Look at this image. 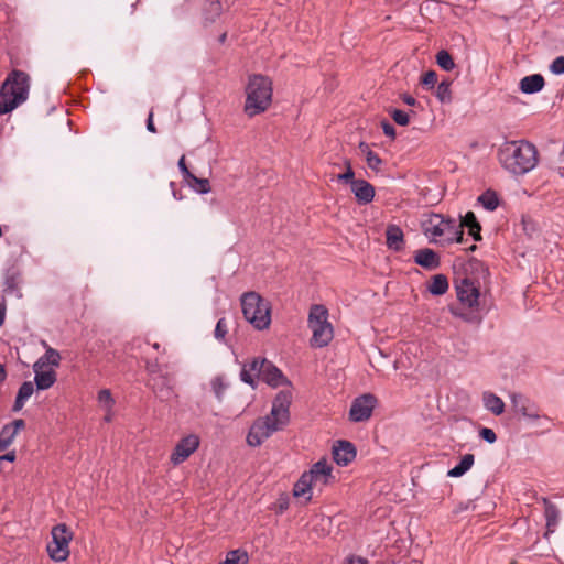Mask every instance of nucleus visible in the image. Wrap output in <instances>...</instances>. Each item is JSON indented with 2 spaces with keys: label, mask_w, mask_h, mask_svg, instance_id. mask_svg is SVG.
<instances>
[{
  "label": "nucleus",
  "mask_w": 564,
  "mask_h": 564,
  "mask_svg": "<svg viewBox=\"0 0 564 564\" xmlns=\"http://www.w3.org/2000/svg\"><path fill=\"white\" fill-rule=\"evenodd\" d=\"M550 69L553 74L561 75L564 73V56L556 57L551 66Z\"/></svg>",
  "instance_id": "nucleus-48"
},
{
  "label": "nucleus",
  "mask_w": 564,
  "mask_h": 564,
  "mask_svg": "<svg viewBox=\"0 0 564 564\" xmlns=\"http://www.w3.org/2000/svg\"><path fill=\"white\" fill-rule=\"evenodd\" d=\"M386 243L389 249L394 251H400L403 249L404 235L399 226L388 225L386 230Z\"/></svg>",
  "instance_id": "nucleus-20"
},
{
  "label": "nucleus",
  "mask_w": 564,
  "mask_h": 564,
  "mask_svg": "<svg viewBox=\"0 0 564 564\" xmlns=\"http://www.w3.org/2000/svg\"><path fill=\"white\" fill-rule=\"evenodd\" d=\"M530 400L527 399L524 395L520 394V393H513L511 394V402H512V406L513 409L519 412V410L525 405Z\"/></svg>",
  "instance_id": "nucleus-45"
},
{
  "label": "nucleus",
  "mask_w": 564,
  "mask_h": 564,
  "mask_svg": "<svg viewBox=\"0 0 564 564\" xmlns=\"http://www.w3.org/2000/svg\"><path fill=\"white\" fill-rule=\"evenodd\" d=\"M61 356L59 352L54 348H47L44 356L39 358L35 364H43V368L57 367L59 365Z\"/></svg>",
  "instance_id": "nucleus-27"
},
{
  "label": "nucleus",
  "mask_w": 564,
  "mask_h": 564,
  "mask_svg": "<svg viewBox=\"0 0 564 564\" xmlns=\"http://www.w3.org/2000/svg\"><path fill=\"white\" fill-rule=\"evenodd\" d=\"M249 556L246 551L242 550H234L228 552L226 560L220 562L219 564H248Z\"/></svg>",
  "instance_id": "nucleus-30"
},
{
  "label": "nucleus",
  "mask_w": 564,
  "mask_h": 564,
  "mask_svg": "<svg viewBox=\"0 0 564 564\" xmlns=\"http://www.w3.org/2000/svg\"><path fill=\"white\" fill-rule=\"evenodd\" d=\"M147 129L152 133L156 132L155 126L153 123V112L152 111L149 113V117L147 120Z\"/></svg>",
  "instance_id": "nucleus-55"
},
{
  "label": "nucleus",
  "mask_w": 564,
  "mask_h": 564,
  "mask_svg": "<svg viewBox=\"0 0 564 564\" xmlns=\"http://www.w3.org/2000/svg\"><path fill=\"white\" fill-rule=\"evenodd\" d=\"M148 384L162 401H169L174 395V377L170 371L149 378Z\"/></svg>",
  "instance_id": "nucleus-12"
},
{
  "label": "nucleus",
  "mask_w": 564,
  "mask_h": 564,
  "mask_svg": "<svg viewBox=\"0 0 564 564\" xmlns=\"http://www.w3.org/2000/svg\"><path fill=\"white\" fill-rule=\"evenodd\" d=\"M345 564H368V560L361 556L350 555L345 560Z\"/></svg>",
  "instance_id": "nucleus-54"
},
{
  "label": "nucleus",
  "mask_w": 564,
  "mask_h": 564,
  "mask_svg": "<svg viewBox=\"0 0 564 564\" xmlns=\"http://www.w3.org/2000/svg\"><path fill=\"white\" fill-rule=\"evenodd\" d=\"M359 150L365 155V159L367 158V153L368 152H372V150L370 149L369 144H367L366 142H360L359 143Z\"/></svg>",
  "instance_id": "nucleus-56"
},
{
  "label": "nucleus",
  "mask_w": 564,
  "mask_h": 564,
  "mask_svg": "<svg viewBox=\"0 0 564 564\" xmlns=\"http://www.w3.org/2000/svg\"><path fill=\"white\" fill-rule=\"evenodd\" d=\"M223 6L219 0H209L204 8L206 20L213 22L221 14Z\"/></svg>",
  "instance_id": "nucleus-28"
},
{
  "label": "nucleus",
  "mask_w": 564,
  "mask_h": 564,
  "mask_svg": "<svg viewBox=\"0 0 564 564\" xmlns=\"http://www.w3.org/2000/svg\"><path fill=\"white\" fill-rule=\"evenodd\" d=\"M14 459H15L14 451H11V452L6 453V454L2 455V460L13 462Z\"/></svg>",
  "instance_id": "nucleus-58"
},
{
  "label": "nucleus",
  "mask_w": 564,
  "mask_h": 564,
  "mask_svg": "<svg viewBox=\"0 0 564 564\" xmlns=\"http://www.w3.org/2000/svg\"><path fill=\"white\" fill-rule=\"evenodd\" d=\"M307 324L312 330V347L323 348L329 345L334 338V328L328 322V310L324 305L315 304L310 308Z\"/></svg>",
  "instance_id": "nucleus-7"
},
{
  "label": "nucleus",
  "mask_w": 564,
  "mask_h": 564,
  "mask_svg": "<svg viewBox=\"0 0 564 564\" xmlns=\"http://www.w3.org/2000/svg\"><path fill=\"white\" fill-rule=\"evenodd\" d=\"M502 167L513 175H523L538 164L536 148L528 141H507L498 151Z\"/></svg>",
  "instance_id": "nucleus-2"
},
{
  "label": "nucleus",
  "mask_w": 564,
  "mask_h": 564,
  "mask_svg": "<svg viewBox=\"0 0 564 564\" xmlns=\"http://www.w3.org/2000/svg\"><path fill=\"white\" fill-rule=\"evenodd\" d=\"M437 82V75L434 70L426 72L421 79L422 85L433 88Z\"/></svg>",
  "instance_id": "nucleus-44"
},
{
  "label": "nucleus",
  "mask_w": 564,
  "mask_h": 564,
  "mask_svg": "<svg viewBox=\"0 0 564 564\" xmlns=\"http://www.w3.org/2000/svg\"><path fill=\"white\" fill-rule=\"evenodd\" d=\"M478 202L487 209L495 210L499 205V199L494 191H486L478 197Z\"/></svg>",
  "instance_id": "nucleus-32"
},
{
  "label": "nucleus",
  "mask_w": 564,
  "mask_h": 564,
  "mask_svg": "<svg viewBox=\"0 0 564 564\" xmlns=\"http://www.w3.org/2000/svg\"><path fill=\"white\" fill-rule=\"evenodd\" d=\"M245 112L254 117L264 112L272 102V82L261 74L250 75L245 88Z\"/></svg>",
  "instance_id": "nucleus-3"
},
{
  "label": "nucleus",
  "mask_w": 564,
  "mask_h": 564,
  "mask_svg": "<svg viewBox=\"0 0 564 564\" xmlns=\"http://www.w3.org/2000/svg\"><path fill=\"white\" fill-rule=\"evenodd\" d=\"M21 282L20 273L14 272L12 274H9L6 279V291L8 293H14L17 299H21L22 294L19 291V284Z\"/></svg>",
  "instance_id": "nucleus-34"
},
{
  "label": "nucleus",
  "mask_w": 564,
  "mask_h": 564,
  "mask_svg": "<svg viewBox=\"0 0 564 564\" xmlns=\"http://www.w3.org/2000/svg\"><path fill=\"white\" fill-rule=\"evenodd\" d=\"M543 501L545 505L544 513L546 518V525L547 528L555 527L558 521L560 511L554 503L550 502L547 499H544Z\"/></svg>",
  "instance_id": "nucleus-31"
},
{
  "label": "nucleus",
  "mask_w": 564,
  "mask_h": 564,
  "mask_svg": "<svg viewBox=\"0 0 564 564\" xmlns=\"http://www.w3.org/2000/svg\"><path fill=\"white\" fill-rule=\"evenodd\" d=\"M34 392V386L31 381H25L21 384L14 404H13V411L18 412L20 411L25 401L33 394Z\"/></svg>",
  "instance_id": "nucleus-24"
},
{
  "label": "nucleus",
  "mask_w": 564,
  "mask_h": 564,
  "mask_svg": "<svg viewBox=\"0 0 564 564\" xmlns=\"http://www.w3.org/2000/svg\"><path fill=\"white\" fill-rule=\"evenodd\" d=\"M98 402L100 403V405H102L105 411H110L115 404V400L111 395L110 390H108V389L100 390L98 392Z\"/></svg>",
  "instance_id": "nucleus-38"
},
{
  "label": "nucleus",
  "mask_w": 564,
  "mask_h": 564,
  "mask_svg": "<svg viewBox=\"0 0 564 564\" xmlns=\"http://www.w3.org/2000/svg\"><path fill=\"white\" fill-rule=\"evenodd\" d=\"M469 235L474 238V240L479 241L481 240V226L480 224H474V226L468 228Z\"/></svg>",
  "instance_id": "nucleus-53"
},
{
  "label": "nucleus",
  "mask_w": 564,
  "mask_h": 564,
  "mask_svg": "<svg viewBox=\"0 0 564 564\" xmlns=\"http://www.w3.org/2000/svg\"><path fill=\"white\" fill-rule=\"evenodd\" d=\"M2 319L4 318V306L2 305V313H1Z\"/></svg>",
  "instance_id": "nucleus-64"
},
{
  "label": "nucleus",
  "mask_w": 564,
  "mask_h": 564,
  "mask_svg": "<svg viewBox=\"0 0 564 564\" xmlns=\"http://www.w3.org/2000/svg\"><path fill=\"white\" fill-rule=\"evenodd\" d=\"M350 188L359 204H369L373 200L376 192L369 182L361 178L356 180Z\"/></svg>",
  "instance_id": "nucleus-17"
},
{
  "label": "nucleus",
  "mask_w": 564,
  "mask_h": 564,
  "mask_svg": "<svg viewBox=\"0 0 564 564\" xmlns=\"http://www.w3.org/2000/svg\"><path fill=\"white\" fill-rule=\"evenodd\" d=\"M112 417L111 410L106 411L105 421L110 422Z\"/></svg>",
  "instance_id": "nucleus-59"
},
{
  "label": "nucleus",
  "mask_w": 564,
  "mask_h": 564,
  "mask_svg": "<svg viewBox=\"0 0 564 564\" xmlns=\"http://www.w3.org/2000/svg\"><path fill=\"white\" fill-rule=\"evenodd\" d=\"M402 100L406 105H409V106H415L416 105V100L412 96L406 95V94L402 96Z\"/></svg>",
  "instance_id": "nucleus-57"
},
{
  "label": "nucleus",
  "mask_w": 564,
  "mask_h": 564,
  "mask_svg": "<svg viewBox=\"0 0 564 564\" xmlns=\"http://www.w3.org/2000/svg\"><path fill=\"white\" fill-rule=\"evenodd\" d=\"M344 165H345L346 170H348V166H351V162H350V160L346 159V160L344 161Z\"/></svg>",
  "instance_id": "nucleus-61"
},
{
  "label": "nucleus",
  "mask_w": 564,
  "mask_h": 564,
  "mask_svg": "<svg viewBox=\"0 0 564 564\" xmlns=\"http://www.w3.org/2000/svg\"><path fill=\"white\" fill-rule=\"evenodd\" d=\"M377 398L373 394L366 393L352 402L349 410V419L352 422H362L370 419L376 406Z\"/></svg>",
  "instance_id": "nucleus-11"
},
{
  "label": "nucleus",
  "mask_w": 564,
  "mask_h": 564,
  "mask_svg": "<svg viewBox=\"0 0 564 564\" xmlns=\"http://www.w3.org/2000/svg\"><path fill=\"white\" fill-rule=\"evenodd\" d=\"M199 443L196 434L181 438L171 454V463L176 466L185 462L198 448Z\"/></svg>",
  "instance_id": "nucleus-13"
},
{
  "label": "nucleus",
  "mask_w": 564,
  "mask_h": 564,
  "mask_svg": "<svg viewBox=\"0 0 564 564\" xmlns=\"http://www.w3.org/2000/svg\"><path fill=\"white\" fill-rule=\"evenodd\" d=\"M145 370L149 377L159 376L161 373L169 372L166 365H161L158 359H149L145 361Z\"/></svg>",
  "instance_id": "nucleus-36"
},
{
  "label": "nucleus",
  "mask_w": 564,
  "mask_h": 564,
  "mask_svg": "<svg viewBox=\"0 0 564 564\" xmlns=\"http://www.w3.org/2000/svg\"><path fill=\"white\" fill-rule=\"evenodd\" d=\"M449 232L453 234H447V236L444 238L442 246L452 245L453 242L460 243L463 241L464 230L462 229V225H457V221L455 219L452 223Z\"/></svg>",
  "instance_id": "nucleus-29"
},
{
  "label": "nucleus",
  "mask_w": 564,
  "mask_h": 564,
  "mask_svg": "<svg viewBox=\"0 0 564 564\" xmlns=\"http://www.w3.org/2000/svg\"><path fill=\"white\" fill-rule=\"evenodd\" d=\"M30 77L22 70H12L2 83V115L22 105L29 96Z\"/></svg>",
  "instance_id": "nucleus-5"
},
{
  "label": "nucleus",
  "mask_w": 564,
  "mask_h": 564,
  "mask_svg": "<svg viewBox=\"0 0 564 564\" xmlns=\"http://www.w3.org/2000/svg\"><path fill=\"white\" fill-rule=\"evenodd\" d=\"M291 390H281L274 398L270 414L257 419L247 435V443L252 447L260 446L274 432L282 430L290 421Z\"/></svg>",
  "instance_id": "nucleus-1"
},
{
  "label": "nucleus",
  "mask_w": 564,
  "mask_h": 564,
  "mask_svg": "<svg viewBox=\"0 0 564 564\" xmlns=\"http://www.w3.org/2000/svg\"><path fill=\"white\" fill-rule=\"evenodd\" d=\"M314 485L312 482V476L307 474V471L303 473L300 479L295 482L293 487V495L297 498H304L305 501H310L312 499V490Z\"/></svg>",
  "instance_id": "nucleus-19"
},
{
  "label": "nucleus",
  "mask_w": 564,
  "mask_h": 564,
  "mask_svg": "<svg viewBox=\"0 0 564 564\" xmlns=\"http://www.w3.org/2000/svg\"><path fill=\"white\" fill-rule=\"evenodd\" d=\"M213 391L215 392L218 400H221L223 393L226 389V384L224 383L221 378H215L212 381Z\"/></svg>",
  "instance_id": "nucleus-47"
},
{
  "label": "nucleus",
  "mask_w": 564,
  "mask_h": 564,
  "mask_svg": "<svg viewBox=\"0 0 564 564\" xmlns=\"http://www.w3.org/2000/svg\"><path fill=\"white\" fill-rule=\"evenodd\" d=\"M436 63L441 68H443L444 70H447V72L454 69V67H455L453 57L445 50H442L436 54Z\"/></svg>",
  "instance_id": "nucleus-35"
},
{
  "label": "nucleus",
  "mask_w": 564,
  "mask_h": 564,
  "mask_svg": "<svg viewBox=\"0 0 564 564\" xmlns=\"http://www.w3.org/2000/svg\"><path fill=\"white\" fill-rule=\"evenodd\" d=\"M381 127H382L383 133L387 137H390L391 139L395 138V129L391 123H389L388 121H383L381 123Z\"/></svg>",
  "instance_id": "nucleus-52"
},
{
  "label": "nucleus",
  "mask_w": 564,
  "mask_h": 564,
  "mask_svg": "<svg viewBox=\"0 0 564 564\" xmlns=\"http://www.w3.org/2000/svg\"><path fill=\"white\" fill-rule=\"evenodd\" d=\"M34 381L39 390L51 388L56 381V372L53 368H43V364H34Z\"/></svg>",
  "instance_id": "nucleus-16"
},
{
  "label": "nucleus",
  "mask_w": 564,
  "mask_h": 564,
  "mask_svg": "<svg viewBox=\"0 0 564 564\" xmlns=\"http://www.w3.org/2000/svg\"><path fill=\"white\" fill-rule=\"evenodd\" d=\"M480 436L488 443L492 444L497 440V435L494 430L489 427H482L479 432Z\"/></svg>",
  "instance_id": "nucleus-50"
},
{
  "label": "nucleus",
  "mask_w": 564,
  "mask_h": 564,
  "mask_svg": "<svg viewBox=\"0 0 564 564\" xmlns=\"http://www.w3.org/2000/svg\"><path fill=\"white\" fill-rule=\"evenodd\" d=\"M451 80H443L438 84L436 89V97L443 104L452 102V90H451Z\"/></svg>",
  "instance_id": "nucleus-33"
},
{
  "label": "nucleus",
  "mask_w": 564,
  "mask_h": 564,
  "mask_svg": "<svg viewBox=\"0 0 564 564\" xmlns=\"http://www.w3.org/2000/svg\"><path fill=\"white\" fill-rule=\"evenodd\" d=\"M337 181L351 185L356 181L355 172L351 166H348L344 173L337 175Z\"/></svg>",
  "instance_id": "nucleus-46"
},
{
  "label": "nucleus",
  "mask_w": 564,
  "mask_h": 564,
  "mask_svg": "<svg viewBox=\"0 0 564 564\" xmlns=\"http://www.w3.org/2000/svg\"><path fill=\"white\" fill-rule=\"evenodd\" d=\"M251 370H258V378L271 387L290 386V381L283 376L282 371L267 359H253L250 362Z\"/></svg>",
  "instance_id": "nucleus-10"
},
{
  "label": "nucleus",
  "mask_w": 564,
  "mask_h": 564,
  "mask_svg": "<svg viewBox=\"0 0 564 564\" xmlns=\"http://www.w3.org/2000/svg\"><path fill=\"white\" fill-rule=\"evenodd\" d=\"M390 115L395 123L399 126L405 127L410 122L409 113L400 109H393L390 111Z\"/></svg>",
  "instance_id": "nucleus-40"
},
{
  "label": "nucleus",
  "mask_w": 564,
  "mask_h": 564,
  "mask_svg": "<svg viewBox=\"0 0 564 564\" xmlns=\"http://www.w3.org/2000/svg\"><path fill=\"white\" fill-rule=\"evenodd\" d=\"M188 182L191 183V186L200 194H207L210 192V184L207 178H199L193 175Z\"/></svg>",
  "instance_id": "nucleus-37"
},
{
  "label": "nucleus",
  "mask_w": 564,
  "mask_h": 564,
  "mask_svg": "<svg viewBox=\"0 0 564 564\" xmlns=\"http://www.w3.org/2000/svg\"><path fill=\"white\" fill-rule=\"evenodd\" d=\"M474 462L475 457L473 454H465L462 457L459 464L447 471V476L453 478L463 476L466 471H468L471 468Z\"/></svg>",
  "instance_id": "nucleus-25"
},
{
  "label": "nucleus",
  "mask_w": 564,
  "mask_h": 564,
  "mask_svg": "<svg viewBox=\"0 0 564 564\" xmlns=\"http://www.w3.org/2000/svg\"><path fill=\"white\" fill-rule=\"evenodd\" d=\"M333 457L338 465L346 466L356 457V448L348 441H338L333 447Z\"/></svg>",
  "instance_id": "nucleus-15"
},
{
  "label": "nucleus",
  "mask_w": 564,
  "mask_h": 564,
  "mask_svg": "<svg viewBox=\"0 0 564 564\" xmlns=\"http://www.w3.org/2000/svg\"><path fill=\"white\" fill-rule=\"evenodd\" d=\"M457 299L463 307L449 306L452 315L467 323H479L480 291L476 283L465 278L456 285Z\"/></svg>",
  "instance_id": "nucleus-4"
},
{
  "label": "nucleus",
  "mask_w": 564,
  "mask_h": 564,
  "mask_svg": "<svg viewBox=\"0 0 564 564\" xmlns=\"http://www.w3.org/2000/svg\"><path fill=\"white\" fill-rule=\"evenodd\" d=\"M332 471L333 467L326 462V459H321L311 467L307 474L312 476L314 487H319V489H322L334 478Z\"/></svg>",
  "instance_id": "nucleus-14"
},
{
  "label": "nucleus",
  "mask_w": 564,
  "mask_h": 564,
  "mask_svg": "<svg viewBox=\"0 0 564 564\" xmlns=\"http://www.w3.org/2000/svg\"><path fill=\"white\" fill-rule=\"evenodd\" d=\"M52 541L47 544L46 551L54 562H64L69 556V543L73 540V532L69 528L59 523L51 530Z\"/></svg>",
  "instance_id": "nucleus-8"
},
{
  "label": "nucleus",
  "mask_w": 564,
  "mask_h": 564,
  "mask_svg": "<svg viewBox=\"0 0 564 564\" xmlns=\"http://www.w3.org/2000/svg\"><path fill=\"white\" fill-rule=\"evenodd\" d=\"M252 372H256L258 375V370H251L250 365L249 366L245 365L240 372V378L243 382H246L254 388L256 384H254V379H253Z\"/></svg>",
  "instance_id": "nucleus-42"
},
{
  "label": "nucleus",
  "mask_w": 564,
  "mask_h": 564,
  "mask_svg": "<svg viewBox=\"0 0 564 564\" xmlns=\"http://www.w3.org/2000/svg\"><path fill=\"white\" fill-rule=\"evenodd\" d=\"M476 248H477V247H476L475 245H473V246L469 248V250H470V251H474V250H476Z\"/></svg>",
  "instance_id": "nucleus-63"
},
{
  "label": "nucleus",
  "mask_w": 564,
  "mask_h": 564,
  "mask_svg": "<svg viewBox=\"0 0 564 564\" xmlns=\"http://www.w3.org/2000/svg\"><path fill=\"white\" fill-rule=\"evenodd\" d=\"M25 422L22 419H17L12 424L2 427V451L12 443L17 433L23 430Z\"/></svg>",
  "instance_id": "nucleus-22"
},
{
  "label": "nucleus",
  "mask_w": 564,
  "mask_h": 564,
  "mask_svg": "<svg viewBox=\"0 0 564 564\" xmlns=\"http://www.w3.org/2000/svg\"><path fill=\"white\" fill-rule=\"evenodd\" d=\"M474 224H479L475 214L473 212H468L464 217H462V220L457 223V225H462V229L464 227H471Z\"/></svg>",
  "instance_id": "nucleus-49"
},
{
  "label": "nucleus",
  "mask_w": 564,
  "mask_h": 564,
  "mask_svg": "<svg viewBox=\"0 0 564 564\" xmlns=\"http://www.w3.org/2000/svg\"><path fill=\"white\" fill-rule=\"evenodd\" d=\"M226 37H227V33H223L220 36H219V43H224L226 41Z\"/></svg>",
  "instance_id": "nucleus-60"
},
{
  "label": "nucleus",
  "mask_w": 564,
  "mask_h": 564,
  "mask_svg": "<svg viewBox=\"0 0 564 564\" xmlns=\"http://www.w3.org/2000/svg\"><path fill=\"white\" fill-rule=\"evenodd\" d=\"M414 261L427 270H435L441 264L438 254L429 248L417 250L414 254Z\"/></svg>",
  "instance_id": "nucleus-18"
},
{
  "label": "nucleus",
  "mask_w": 564,
  "mask_h": 564,
  "mask_svg": "<svg viewBox=\"0 0 564 564\" xmlns=\"http://www.w3.org/2000/svg\"><path fill=\"white\" fill-rule=\"evenodd\" d=\"M228 333V325L225 318H220L215 327V337L223 340Z\"/></svg>",
  "instance_id": "nucleus-43"
},
{
  "label": "nucleus",
  "mask_w": 564,
  "mask_h": 564,
  "mask_svg": "<svg viewBox=\"0 0 564 564\" xmlns=\"http://www.w3.org/2000/svg\"><path fill=\"white\" fill-rule=\"evenodd\" d=\"M178 167L181 172L183 173L184 177L188 181L194 174L188 170L186 163H185V156L182 155L178 160Z\"/></svg>",
  "instance_id": "nucleus-51"
},
{
  "label": "nucleus",
  "mask_w": 564,
  "mask_h": 564,
  "mask_svg": "<svg viewBox=\"0 0 564 564\" xmlns=\"http://www.w3.org/2000/svg\"><path fill=\"white\" fill-rule=\"evenodd\" d=\"M152 347H153L154 349H159L160 345H159L158 343H154V344L152 345Z\"/></svg>",
  "instance_id": "nucleus-62"
},
{
  "label": "nucleus",
  "mask_w": 564,
  "mask_h": 564,
  "mask_svg": "<svg viewBox=\"0 0 564 564\" xmlns=\"http://www.w3.org/2000/svg\"><path fill=\"white\" fill-rule=\"evenodd\" d=\"M454 219L444 218L440 214H431L422 221L424 235L435 243L443 245L444 238L449 232V228Z\"/></svg>",
  "instance_id": "nucleus-9"
},
{
  "label": "nucleus",
  "mask_w": 564,
  "mask_h": 564,
  "mask_svg": "<svg viewBox=\"0 0 564 564\" xmlns=\"http://www.w3.org/2000/svg\"><path fill=\"white\" fill-rule=\"evenodd\" d=\"M484 404L487 410L492 412L495 415H500L505 411V403L503 401L496 395L492 392H485L484 397Z\"/></svg>",
  "instance_id": "nucleus-23"
},
{
  "label": "nucleus",
  "mask_w": 564,
  "mask_h": 564,
  "mask_svg": "<svg viewBox=\"0 0 564 564\" xmlns=\"http://www.w3.org/2000/svg\"><path fill=\"white\" fill-rule=\"evenodd\" d=\"M245 318L257 329L263 330L271 323V305L257 292L250 291L241 296Z\"/></svg>",
  "instance_id": "nucleus-6"
},
{
  "label": "nucleus",
  "mask_w": 564,
  "mask_h": 564,
  "mask_svg": "<svg viewBox=\"0 0 564 564\" xmlns=\"http://www.w3.org/2000/svg\"><path fill=\"white\" fill-rule=\"evenodd\" d=\"M366 162L369 169L372 171L379 172L380 166L382 164V160L379 158V155L376 152H368Z\"/></svg>",
  "instance_id": "nucleus-41"
},
{
  "label": "nucleus",
  "mask_w": 564,
  "mask_h": 564,
  "mask_svg": "<svg viewBox=\"0 0 564 564\" xmlns=\"http://www.w3.org/2000/svg\"><path fill=\"white\" fill-rule=\"evenodd\" d=\"M544 78L540 74L525 76L520 80V89L523 94H534L544 87Z\"/></svg>",
  "instance_id": "nucleus-21"
},
{
  "label": "nucleus",
  "mask_w": 564,
  "mask_h": 564,
  "mask_svg": "<svg viewBox=\"0 0 564 564\" xmlns=\"http://www.w3.org/2000/svg\"><path fill=\"white\" fill-rule=\"evenodd\" d=\"M448 290V281L444 274L434 275L430 285L429 291L433 295H443Z\"/></svg>",
  "instance_id": "nucleus-26"
},
{
  "label": "nucleus",
  "mask_w": 564,
  "mask_h": 564,
  "mask_svg": "<svg viewBox=\"0 0 564 564\" xmlns=\"http://www.w3.org/2000/svg\"><path fill=\"white\" fill-rule=\"evenodd\" d=\"M519 413H521L524 417L531 419V420H538L540 417L539 411L534 403L529 401L525 405H523Z\"/></svg>",
  "instance_id": "nucleus-39"
}]
</instances>
